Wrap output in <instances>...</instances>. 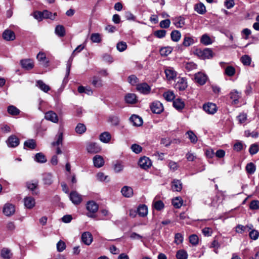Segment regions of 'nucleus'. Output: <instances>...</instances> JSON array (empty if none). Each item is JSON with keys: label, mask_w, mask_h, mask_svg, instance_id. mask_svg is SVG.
I'll return each mask as SVG.
<instances>
[{"label": "nucleus", "mask_w": 259, "mask_h": 259, "mask_svg": "<svg viewBox=\"0 0 259 259\" xmlns=\"http://www.w3.org/2000/svg\"><path fill=\"white\" fill-rule=\"evenodd\" d=\"M125 101L129 104H134L137 102V97L135 94L132 93L127 94L125 96Z\"/></svg>", "instance_id": "obj_28"}, {"label": "nucleus", "mask_w": 259, "mask_h": 259, "mask_svg": "<svg viewBox=\"0 0 259 259\" xmlns=\"http://www.w3.org/2000/svg\"><path fill=\"white\" fill-rule=\"evenodd\" d=\"M90 38L92 41L95 43H99L102 40L101 35L98 33H92Z\"/></svg>", "instance_id": "obj_48"}, {"label": "nucleus", "mask_w": 259, "mask_h": 259, "mask_svg": "<svg viewBox=\"0 0 259 259\" xmlns=\"http://www.w3.org/2000/svg\"><path fill=\"white\" fill-rule=\"evenodd\" d=\"M92 85L96 88H100L103 87V80L100 77L94 76L92 79Z\"/></svg>", "instance_id": "obj_23"}, {"label": "nucleus", "mask_w": 259, "mask_h": 259, "mask_svg": "<svg viewBox=\"0 0 259 259\" xmlns=\"http://www.w3.org/2000/svg\"><path fill=\"white\" fill-rule=\"evenodd\" d=\"M86 126L82 123H78L75 127V131L78 134H82L86 131Z\"/></svg>", "instance_id": "obj_50"}, {"label": "nucleus", "mask_w": 259, "mask_h": 259, "mask_svg": "<svg viewBox=\"0 0 259 259\" xmlns=\"http://www.w3.org/2000/svg\"><path fill=\"white\" fill-rule=\"evenodd\" d=\"M200 42L205 46L211 45L212 41L207 34H204L200 38Z\"/></svg>", "instance_id": "obj_31"}, {"label": "nucleus", "mask_w": 259, "mask_h": 259, "mask_svg": "<svg viewBox=\"0 0 259 259\" xmlns=\"http://www.w3.org/2000/svg\"><path fill=\"white\" fill-rule=\"evenodd\" d=\"M189 241L193 245H196L198 244L199 238L197 235L192 234L189 237Z\"/></svg>", "instance_id": "obj_59"}, {"label": "nucleus", "mask_w": 259, "mask_h": 259, "mask_svg": "<svg viewBox=\"0 0 259 259\" xmlns=\"http://www.w3.org/2000/svg\"><path fill=\"white\" fill-rule=\"evenodd\" d=\"M81 241L87 245H90L93 241L92 234L89 232H83L81 235Z\"/></svg>", "instance_id": "obj_13"}, {"label": "nucleus", "mask_w": 259, "mask_h": 259, "mask_svg": "<svg viewBox=\"0 0 259 259\" xmlns=\"http://www.w3.org/2000/svg\"><path fill=\"white\" fill-rule=\"evenodd\" d=\"M70 200L75 205H78L82 201L81 195L76 191H72L69 194Z\"/></svg>", "instance_id": "obj_7"}, {"label": "nucleus", "mask_w": 259, "mask_h": 259, "mask_svg": "<svg viewBox=\"0 0 259 259\" xmlns=\"http://www.w3.org/2000/svg\"><path fill=\"white\" fill-rule=\"evenodd\" d=\"M173 106L177 110H182L184 108L185 103L182 99L178 98L173 101Z\"/></svg>", "instance_id": "obj_27"}, {"label": "nucleus", "mask_w": 259, "mask_h": 259, "mask_svg": "<svg viewBox=\"0 0 259 259\" xmlns=\"http://www.w3.org/2000/svg\"><path fill=\"white\" fill-rule=\"evenodd\" d=\"M188 87L187 79L185 77H178L175 88L180 91H184Z\"/></svg>", "instance_id": "obj_5"}, {"label": "nucleus", "mask_w": 259, "mask_h": 259, "mask_svg": "<svg viewBox=\"0 0 259 259\" xmlns=\"http://www.w3.org/2000/svg\"><path fill=\"white\" fill-rule=\"evenodd\" d=\"M240 60L244 65L249 66L251 63V59L248 55H245L241 57Z\"/></svg>", "instance_id": "obj_49"}, {"label": "nucleus", "mask_w": 259, "mask_h": 259, "mask_svg": "<svg viewBox=\"0 0 259 259\" xmlns=\"http://www.w3.org/2000/svg\"><path fill=\"white\" fill-rule=\"evenodd\" d=\"M153 206L157 210L160 211L164 208V204L161 200L154 201Z\"/></svg>", "instance_id": "obj_46"}, {"label": "nucleus", "mask_w": 259, "mask_h": 259, "mask_svg": "<svg viewBox=\"0 0 259 259\" xmlns=\"http://www.w3.org/2000/svg\"><path fill=\"white\" fill-rule=\"evenodd\" d=\"M195 43V41L194 38L192 37H189L187 36H185L184 38V40L183 42V45L185 47H189L191 45L194 44Z\"/></svg>", "instance_id": "obj_40"}, {"label": "nucleus", "mask_w": 259, "mask_h": 259, "mask_svg": "<svg viewBox=\"0 0 259 259\" xmlns=\"http://www.w3.org/2000/svg\"><path fill=\"white\" fill-rule=\"evenodd\" d=\"M57 141L52 143L54 146H59L62 144L63 142V133L62 132H59L56 136Z\"/></svg>", "instance_id": "obj_43"}, {"label": "nucleus", "mask_w": 259, "mask_h": 259, "mask_svg": "<svg viewBox=\"0 0 259 259\" xmlns=\"http://www.w3.org/2000/svg\"><path fill=\"white\" fill-rule=\"evenodd\" d=\"M55 33L59 37H63L65 35V30L63 25H58L55 28Z\"/></svg>", "instance_id": "obj_34"}, {"label": "nucleus", "mask_w": 259, "mask_h": 259, "mask_svg": "<svg viewBox=\"0 0 259 259\" xmlns=\"http://www.w3.org/2000/svg\"><path fill=\"white\" fill-rule=\"evenodd\" d=\"M122 194L125 197H131L133 195V190L132 187L129 186H124L121 190Z\"/></svg>", "instance_id": "obj_24"}, {"label": "nucleus", "mask_w": 259, "mask_h": 259, "mask_svg": "<svg viewBox=\"0 0 259 259\" xmlns=\"http://www.w3.org/2000/svg\"><path fill=\"white\" fill-rule=\"evenodd\" d=\"M150 109L152 112L156 114H160L163 111V106L159 101H155L150 105Z\"/></svg>", "instance_id": "obj_6"}, {"label": "nucleus", "mask_w": 259, "mask_h": 259, "mask_svg": "<svg viewBox=\"0 0 259 259\" xmlns=\"http://www.w3.org/2000/svg\"><path fill=\"white\" fill-rule=\"evenodd\" d=\"M93 162L94 166L96 167H101L104 164L103 158L100 155H96L93 158Z\"/></svg>", "instance_id": "obj_22"}, {"label": "nucleus", "mask_w": 259, "mask_h": 259, "mask_svg": "<svg viewBox=\"0 0 259 259\" xmlns=\"http://www.w3.org/2000/svg\"><path fill=\"white\" fill-rule=\"evenodd\" d=\"M24 204L26 208L28 209L32 208L35 205V200L31 196H27L24 199Z\"/></svg>", "instance_id": "obj_17"}, {"label": "nucleus", "mask_w": 259, "mask_h": 259, "mask_svg": "<svg viewBox=\"0 0 259 259\" xmlns=\"http://www.w3.org/2000/svg\"><path fill=\"white\" fill-rule=\"evenodd\" d=\"M188 136V138L192 143H196L197 142L198 139L195 134L191 131H189L186 133Z\"/></svg>", "instance_id": "obj_52"}, {"label": "nucleus", "mask_w": 259, "mask_h": 259, "mask_svg": "<svg viewBox=\"0 0 259 259\" xmlns=\"http://www.w3.org/2000/svg\"><path fill=\"white\" fill-rule=\"evenodd\" d=\"M230 98L232 100V102L234 104L238 103V100L240 98V93L236 90L232 91L230 94Z\"/></svg>", "instance_id": "obj_29"}, {"label": "nucleus", "mask_w": 259, "mask_h": 259, "mask_svg": "<svg viewBox=\"0 0 259 259\" xmlns=\"http://www.w3.org/2000/svg\"><path fill=\"white\" fill-rule=\"evenodd\" d=\"M37 86L42 91L45 93H47L50 90V87L45 83L42 80H38L36 82Z\"/></svg>", "instance_id": "obj_36"}, {"label": "nucleus", "mask_w": 259, "mask_h": 259, "mask_svg": "<svg viewBox=\"0 0 259 259\" xmlns=\"http://www.w3.org/2000/svg\"><path fill=\"white\" fill-rule=\"evenodd\" d=\"M66 247L65 243L62 240H60L57 243V249L58 252H62L66 248Z\"/></svg>", "instance_id": "obj_61"}, {"label": "nucleus", "mask_w": 259, "mask_h": 259, "mask_svg": "<svg viewBox=\"0 0 259 259\" xmlns=\"http://www.w3.org/2000/svg\"><path fill=\"white\" fill-rule=\"evenodd\" d=\"M174 21V24L178 28H182L185 25V19L182 17L176 18Z\"/></svg>", "instance_id": "obj_42"}, {"label": "nucleus", "mask_w": 259, "mask_h": 259, "mask_svg": "<svg viewBox=\"0 0 259 259\" xmlns=\"http://www.w3.org/2000/svg\"><path fill=\"white\" fill-rule=\"evenodd\" d=\"M130 121L133 125L136 126H140L143 124L142 118L139 116L135 114L131 116Z\"/></svg>", "instance_id": "obj_20"}, {"label": "nucleus", "mask_w": 259, "mask_h": 259, "mask_svg": "<svg viewBox=\"0 0 259 259\" xmlns=\"http://www.w3.org/2000/svg\"><path fill=\"white\" fill-rule=\"evenodd\" d=\"M203 108L207 113L213 114L217 111V106L215 104L212 103H208L203 105Z\"/></svg>", "instance_id": "obj_14"}, {"label": "nucleus", "mask_w": 259, "mask_h": 259, "mask_svg": "<svg viewBox=\"0 0 259 259\" xmlns=\"http://www.w3.org/2000/svg\"><path fill=\"white\" fill-rule=\"evenodd\" d=\"M249 208L252 210L259 209V201L257 200H252L250 203Z\"/></svg>", "instance_id": "obj_62"}, {"label": "nucleus", "mask_w": 259, "mask_h": 259, "mask_svg": "<svg viewBox=\"0 0 259 259\" xmlns=\"http://www.w3.org/2000/svg\"><path fill=\"white\" fill-rule=\"evenodd\" d=\"M194 10L199 14H204L206 13V10L205 6L202 3L196 4L194 6Z\"/></svg>", "instance_id": "obj_26"}, {"label": "nucleus", "mask_w": 259, "mask_h": 259, "mask_svg": "<svg viewBox=\"0 0 259 259\" xmlns=\"http://www.w3.org/2000/svg\"><path fill=\"white\" fill-rule=\"evenodd\" d=\"M42 12V15H44V18L45 19L49 18L51 20H54L55 18V16L57 15L56 13L53 14L51 12L47 10H44Z\"/></svg>", "instance_id": "obj_56"}, {"label": "nucleus", "mask_w": 259, "mask_h": 259, "mask_svg": "<svg viewBox=\"0 0 259 259\" xmlns=\"http://www.w3.org/2000/svg\"><path fill=\"white\" fill-rule=\"evenodd\" d=\"M259 150V147L258 145L254 144H252L249 149V152L251 155L256 154Z\"/></svg>", "instance_id": "obj_60"}, {"label": "nucleus", "mask_w": 259, "mask_h": 259, "mask_svg": "<svg viewBox=\"0 0 259 259\" xmlns=\"http://www.w3.org/2000/svg\"><path fill=\"white\" fill-rule=\"evenodd\" d=\"M111 139V135L108 132H104L100 136V140L103 143H107Z\"/></svg>", "instance_id": "obj_37"}, {"label": "nucleus", "mask_w": 259, "mask_h": 259, "mask_svg": "<svg viewBox=\"0 0 259 259\" xmlns=\"http://www.w3.org/2000/svg\"><path fill=\"white\" fill-rule=\"evenodd\" d=\"M246 170L248 174H252L255 170V166L252 162L248 163L246 166Z\"/></svg>", "instance_id": "obj_58"}, {"label": "nucleus", "mask_w": 259, "mask_h": 259, "mask_svg": "<svg viewBox=\"0 0 259 259\" xmlns=\"http://www.w3.org/2000/svg\"><path fill=\"white\" fill-rule=\"evenodd\" d=\"M235 69L232 66H228L225 68V74L228 76H232L235 73Z\"/></svg>", "instance_id": "obj_44"}, {"label": "nucleus", "mask_w": 259, "mask_h": 259, "mask_svg": "<svg viewBox=\"0 0 259 259\" xmlns=\"http://www.w3.org/2000/svg\"><path fill=\"white\" fill-rule=\"evenodd\" d=\"M87 150L90 153H97L101 150V148L96 143H90L87 146Z\"/></svg>", "instance_id": "obj_9"}, {"label": "nucleus", "mask_w": 259, "mask_h": 259, "mask_svg": "<svg viewBox=\"0 0 259 259\" xmlns=\"http://www.w3.org/2000/svg\"><path fill=\"white\" fill-rule=\"evenodd\" d=\"M166 31L165 30H158L154 32V35L159 38L164 37L166 35Z\"/></svg>", "instance_id": "obj_64"}, {"label": "nucleus", "mask_w": 259, "mask_h": 259, "mask_svg": "<svg viewBox=\"0 0 259 259\" xmlns=\"http://www.w3.org/2000/svg\"><path fill=\"white\" fill-rule=\"evenodd\" d=\"M3 38L7 41H11L15 39V33L10 29L5 30L3 33Z\"/></svg>", "instance_id": "obj_18"}, {"label": "nucleus", "mask_w": 259, "mask_h": 259, "mask_svg": "<svg viewBox=\"0 0 259 259\" xmlns=\"http://www.w3.org/2000/svg\"><path fill=\"white\" fill-rule=\"evenodd\" d=\"M8 112L12 115H17L20 113V110L13 105L8 106Z\"/></svg>", "instance_id": "obj_39"}, {"label": "nucleus", "mask_w": 259, "mask_h": 259, "mask_svg": "<svg viewBox=\"0 0 259 259\" xmlns=\"http://www.w3.org/2000/svg\"><path fill=\"white\" fill-rule=\"evenodd\" d=\"M87 209L89 211L87 215L90 218H94L96 213L99 208L98 205L94 201H89L87 203Z\"/></svg>", "instance_id": "obj_2"}, {"label": "nucleus", "mask_w": 259, "mask_h": 259, "mask_svg": "<svg viewBox=\"0 0 259 259\" xmlns=\"http://www.w3.org/2000/svg\"><path fill=\"white\" fill-rule=\"evenodd\" d=\"M34 159L38 163H45L47 161V158L45 155L41 152L36 153L34 156Z\"/></svg>", "instance_id": "obj_35"}, {"label": "nucleus", "mask_w": 259, "mask_h": 259, "mask_svg": "<svg viewBox=\"0 0 259 259\" xmlns=\"http://www.w3.org/2000/svg\"><path fill=\"white\" fill-rule=\"evenodd\" d=\"M84 46L82 45H79L72 52L71 56L69 58L67 64H66V74L65 77L63 79V82L65 83L68 81V77L69 75L70 69L72 65V63L73 61V58L76 55V54L78 53L81 52L84 49Z\"/></svg>", "instance_id": "obj_1"}, {"label": "nucleus", "mask_w": 259, "mask_h": 259, "mask_svg": "<svg viewBox=\"0 0 259 259\" xmlns=\"http://www.w3.org/2000/svg\"><path fill=\"white\" fill-rule=\"evenodd\" d=\"M3 212L7 216H10L15 212V206L11 204H6L3 208Z\"/></svg>", "instance_id": "obj_21"}, {"label": "nucleus", "mask_w": 259, "mask_h": 259, "mask_svg": "<svg viewBox=\"0 0 259 259\" xmlns=\"http://www.w3.org/2000/svg\"><path fill=\"white\" fill-rule=\"evenodd\" d=\"M36 143L34 140L30 139L24 142V147H28L30 149H33L36 147Z\"/></svg>", "instance_id": "obj_47"}, {"label": "nucleus", "mask_w": 259, "mask_h": 259, "mask_svg": "<svg viewBox=\"0 0 259 259\" xmlns=\"http://www.w3.org/2000/svg\"><path fill=\"white\" fill-rule=\"evenodd\" d=\"M42 181L46 185L50 186L53 182V177L51 173H46L43 175Z\"/></svg>", "instance_id": "obj_25"}, {"label": "nucleus", "mask_w": 259, "mask_h": 259, "mask_svg": "<svg viewBox=\"0 0 259 259\" xmlns=\"http://www.w3.org/2000/svg\"><path fill=\"white\" fill-rule=\"evenodd\" d=\"M7 143L9 147H16L19 144L20 141L15 135H12L9 137Z\"/></svg>", "instance_id": "obj_16"}, {"label": "nucleus", "mask_w": 259, "mask_h": 259, "mask_svg": "<svg viewBox=\"0 0 259 259\" xmlns=\"http://www.w3.org/2000/svg\"><path fill=\"white\" fill-rule=\"evenodd\" d=\"M20 64L24 69L27 70H31L34 67L33 61L30 59H22L20 61Z\"/></svg>", "instance_id": "obj_10"}, {"label": "nucleus", "mask_w": 259, "mask_h": 259, "mask_svg": "<svg viewBox=\"0 0 259 259\" xmlns=\"http://www.w3.org/2000/svg\"><path fill=\"white\" fill-rule=\"evenodd\" d=\"M138 214L142 217H144L148 213V208L145 205H141L138 208Z\"/></svg>", "instance_id": "obj_33"}, {"label": "nucleus", "mask_w": 259, "mask_h": 259, "mask_svg": "<svg viewBox=\"0 0 259 259\" xmlns=\"http://www.w3.org/2000/svg\"><path fill=\"white\" fill-rule=\"evenodd\" d=\"M166 78L168 80L174 79L177 76V72L171 67H168L164 70Z\"/></svg>", "instance_id": "obj_19"}, {"label": "nucleus", "mask_w": 259, "mask_h": 259, "mask_svg": "<svg viewBox=\"0 0 259 259\" xmlns=\"http://www.w3.org/2000/svg\"><path fill=\"white\" fill-rule=\"evenodd\" d=\"M196 54L202 59H209L213 57V52L209 48H205L203 50H197Z\"/></svg>", "instance_id": "obj_4"}, {"label": "nucleus", "mask_w": 259, "mask_h": 259, "mask_svg": "<svg viewBox=\"0 0 259 259\" xmlns=\"http://www.w3.org/2000/svg\"><path fill=\"white\" fill-rule=\"evenodd\" d=\"M172 48L169 47H164L160 50V53L162 56H167L172 52Z\"/></svg>", "instance_id": "obj_57"}, {"label": "nucleus", "mask_w": 259, "mask_h": 259, "mask_svg": "<svg viewBox=\"0 0 259 259\" xmlns=\"http://www.w3.org/2000/svg\"><path fill=\"white\" fill-rule=\"evenodd\" d=\"M119 118L117 115H112L109 117V121L112 125L117 126L119 123Z\"/></svg>", "instance_id": "obj_45"}, {"label": "nucleus", "mask_w": 259, "mask_h": 259, "mask_svg": "<svg viewBox=\"0 0 259 259\" xmlns=\"http://www.w3.org/2000/svg\"><path fill=\"white\" fill-rule=\"evenodd\" d=\"M219 199V196L214 194L211 196H206L204 199V203L210 206L216 207Z\"/></svg>", "instance_id": "obj_3"}, {"label": "nucleus", "mask_w": 259, "mask_h": 259, "mask_svg": "<svg viewBox=\"0 0 259 259\" xmlns=\"http://www.w3.org/2000/svg\"><path fill=\"white\" fill-rule=\"evenodd\" d=\"M128 82L132 85H137L139 80L137 77L135 75H131L128 77Z\"/></svg>", "instance_id": "obj_54"}, {"label": "nucleus", "mask_w": 259, "mask_h": 259, "mask_svg": "<svg viewBox=\"0 0 259 259\" xmlns=\"http://www.w3.org/2000/svg\"><path fill=\"white\" fill-rule=\"evenodd\" d=\"M116 48H117V49L119 52H121L126 50V49L127 48V45H126V42H125L124 41H120L117 44Z\"/></svg>", "instance_id": "obj_63"}, {"label": "nucleus", "mask_w": 259, "mask_h": 259, "mask_svg": "<svg viewBox=\"0 0 259 259\" xmlns=\"http://www.w3.org/2000/svg\"><path fill=\"white\" fill-rule=\"evenodd\" d=\"M182 184L181 182L177 180H174L172 182V189L173 191H180L182 190Z\"/></svg>", "instance_id": "obj_41"}, {"label": "nucleus", "mask_w": 259, "mask_h": 259, "mask_svg": "<svg viewBox=\"0 0 259 259\" xmlns=\"http://www.w3.org/2000/svg\"><path fill=\"white\" fill-rule=\"evenodd\" d=\"M172 204L175 208H179L183 204V200L180 198L176 197L172 200Z\"/></svg>", "instance_id": "obj_53"}, {"label": "nucleus", "mask_w": 259, "mask_h": 259, "mask_svg": "<svg viewBox=\"0 0 259 259\" xmlns=\"http://www.w3.org/2000/svg\"><path fill=\"white\" fill-rule=\"evenodd\" d=\"M45 118L46 119L54 123H57L59 120L58 115L53 111H49L46 112Z\"/></svg>", "instance_id": "obj_15"}, {"label": "nucleus", "mask_w": 259, "mask_h": 259, "mask_svg": "<svg viewBox=\"0 0 259 259\" xmlns=\"http://www.w3.org/2000/svg\"><path fill=\"white\" fill-rule=\"evenodd\" d=\"M138 164L140 167L146 169L151 166L152 163L148 157L144 156L139 159Z\"/></svg>", "instance_id": "obj_12"}, {"label": "nucleus", "mask_w": 259, "mask_h": 259, "mask_svg": "<svg viewBox=\"0 0 259 259\" xmlns=\"http://www.w3.org/2000/svg\"><path fill=\"white\" fill-rule=\"evenodd\" d=\"M176 257L178 259H187L188 254L186 251L180 250L177 252Z\"/></svg>", "instance_id": "obj_55"}, {"label": "nucleus", "mask_w": 259, "mask_h": 259, "mask_svg": "<svg viewBox=\"0 0 259 259\" xmlns=\"http://www.w3.org/2000/svg\"><path fill=\"white\" fill-rule=\"evenodd\" d=\"M1 255L4 259H10L12 256L10 250L7 248H4L2 249Z\"/></svg>", "instance_id": "obj_32"}, {"label": "nucleus", "mask_w": 259, "mask_h": 259, "mask_svg": "<svg viewBox=\"0 0 259 259\" xmlns=\"http://www.w3.org/2000/svg\"><path fill=\"white\" fill-rule=\"evenodd\" d=\"M170 37L172 41L177 42L180 39L181 34L179 31L175 30L171 32Z\"/></svg>", "instance_id": "obj_38"}, {"label": "nucleus", "mask_w": 259, "mask_h": 259, "mask_svg": "<svg viewBox=\"0 0 259 259\" xmlns=\"http://www.w3.org/2000/svg\"><path fill=\"white\" fill-rule=\"evenodd\" d=\"M194 78L195 81L200 85L204 84L207 79L206 75L200 72L195 73Z\"/></svg>", "instance_id": "obj_11"}, {"label": "nucleus", "mask_w": 259, "mask_h": 259, "mask_svg": "<svg viewBox=\"0 0 259 259\" xmlns=\"http://www.w3.org/2000/svg\"><path fill=\"white\" fill-rule=\"evenodd\" d=\"M252 227L253 226L252 225H246L245 226L241 225H238L236 228V231L238 233H242L245 231L251 230Z\"/></svg>", "instance_id": "obj_30"}, {"label": "nucleus", "mask_w": 259, "mask_h": 259, "mask_svg": "<svg viewBox=\"0 0 259 259\" xmlns=\"http://www.w3.org/2000/svg\"><path fill=\"white\" fill-rule=\"evenodd\" d=\"M163 97L167 101H171L175 98L174 93L171 91H167L163 93Z\"/></svg>", "instance_id": "obj_51"}, {"label": "nucleus", "mask_w": 259, "mask_h": 259, "mask_svg": "<svg viewBox=\"0 0 259 259\" xmlns=\"http://www.w3.org/2000/svg\"><path fill=\"white\" fill-rule=\"evenodd\" d=\"M136 88L140 93L145 95L149 94L151 91L150 87L146 82L138 83Z\"/></svg>", "instance_id": "obj_8"}]
</instances>
